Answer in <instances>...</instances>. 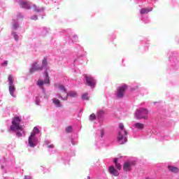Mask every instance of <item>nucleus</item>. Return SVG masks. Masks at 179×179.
<instances>
[{
  "label": "nucleus",
  "mask_w": 179,
  "mask_h": 179,
  "mask_svg": "<svg viewBox=\"0 0 179 179\" xmlns=\"http://www.w3.org/2000/svg\"><path fill=\"white\" fill-rule=\"evenodd\" d=\"M118 160V159L115 158L114 159V163L115 164V167L116 169H117V170H121V169H122V166H121V164H119L117 161Z\"/></svg>",
  "instance_id": "f3484780"
},
{
  "label": "nucleus",
  "mask_w": 179,
  "mask_h": 179,
  "mask_svg": "<svg viewBox=\"0 0 179 179\" xmlns=\"http://www.w3.org/2000/svg\"><path fill=\"white\" fill-rule=\"evenodd\" d=\"M119 127H120V129H121V131L122 132V131H124V124L120 123V124H119Z\"/></svg>",
  "instance_id": "c85d7f7f"
},
{
  "label": "nucleus",
  "mask_w": 179,
  "mask_h": 179,
  "mask_svg": "<svg viewBox=\"0 0 179 179\" xmlns=\"http://www.w3.org/2000/svg\"><path fill=\"white\" fill-rule=\"evenodd\" d=\"M103 114H104V111L103 110H99L98 112V116L100 117V115H103Z\"/></svg>",
  "instance_id": "7c9ffc66"
},
{
  "label": "nucleus",
  "mask_w": 179,
  "mask_h": 179,
  "mask_svg": "<svg viewBox=\"0 0 179 179\" xmlns=\"http://www.w3.org/2000/svg\"><path fill=\"white\" fill-rule=\"evenodd\" d=\"M66 132L67 134H70V132H72V127L71 126H68L66 127Z\"/></svg>",
  "instance_id": "5701e85b"
},
{
  "label": "nucleus",
  "mask_w": 179,
  "mask_h": 179,
  "mask_svg": "<svg viewBox=\"0 0 179 179\" xmlns=\"http://www.w3.org/2000/svg\"><path fill=\"white\" fill-rule=\"evenodd\" d=\"M44 78H45L44 81H43V80L38 81L37 85H38V86H39V87H43V85H44V83H45V84L50 83V77L48 76V72L45 71Z\"/></svg>",
  "instance_id": "0eeeda50"
},
{
  "label": "nucleus",
  "mask_w": 179,
  "mask_h": 179,
  "mask_svg": "<svg viewBox=\"0 0 179 179\" xmlns=\"http://www.w3.org/2000/svg\"><path fill=\"white\" fill-rule=\"evenodd\" d=\"M36 71H43V66H38V62H34L30 69V72H36Z\"/></svg>",
  "instance_id": "6e6552de"
},
{
  "label": "nucleus",
  "mask_w": 179,
  "mask_h": 179,
  "mask_svg": "<svg viewBox=\"0 0 179 179\" xmlns=\"http://www.w3.org/2000/svg\"><path fill=\"white\" fill-rule=\"evenodd\" d=\"M88 179H90V176L87 177Z\"/></svg>",
  "instance_id": "c9c22d12"
},
{
  "label": "nucleus",
  "mask_w": 179,
  "mask_h": 179,
  "mask_svg": "<svg viewBox=\"0 0 179 179\" xmlns=\"http://www.w3.org/2000/svg\"><path fill=\"white\" fill-rule=\"evenodd\" d=\"M20 122H22L20 117L17 116L13 117L11 122L12 124L10 126V129L11 131H21V132H23V127L20 126Z\"/></svg>",
  "instance_id": "f257e3e1"
},
{
  "label": "nucleus",
  "mask_w": 179,
  "mask_h": 179,
  "mask_svg": "<svg viewBox=\"0 0 179 179\" xmlns=\"http://www.w3.org/2000/svg\"><path fill=\"white\" fill-rule=\"evenodd\" d=\"M34 10L35 12H40V10H39L38 8H37V6H34Z\"/></svg>",
  "instance_id": "2f4dec72"
},
{
  "label": "nucleus",
  "mask_w": 179,
  "mask_h": 179,
  "mask_svg": "<svg viewBox=\"0 0 179 179\" xmlns=\"http://www.w3.org/2000/svg\"><path fill=\"white\" fill-rule=\"evenodd\" d=\"M53 103L57 107H61V101L59 99H53Z\"/></svg>",
  "instance_id": "6ab92c4d"
},
{
  "label": "nucleus",
  "mask_w": 179,
  "mask_h": 179,
  "mask_svg": "<svg viewBox=\"0 0 179 179\" xmlns=\"http://www.w3.org/2000/svg\"><path fill=\"white\" fill-rule=\"evenodd\" d=\"M32 20H37V16L34 15L31 17Z\"/></svg>",
  "instance_id": "72a5a7b5"
},
{
  "label": "nucleus",
  "mask_w": 179,
  "mask_h": 179,
  "mask_svg": "<svg viewBox=\"0 0 179 179\" xmlns=\"http://www.w3.org/2000/svg\"><path fill=\"white\" fill-rule=\"evenodd\" d=\"M148 114L149 112L146 109L141 108L136 111L135 117L137 120H148Z\"/></svg>",
  "instance_id": "7ed1b4c3"
},
{
  "label": "nucleus",
  "mask_w": 179,
  "mask_h": 179,
  "mask_svg": "<svg viewBox=\"0 0 179 179\" xmlns=\"http://www.w3.org/2000/svg\"><path fill=\"white\" fill-rule=\"evenodd\" d=\"M127 130H124L123 131H119L117 136V142L120 145H124V143H127L128 138H127Z\"/></svg>",
  "instance_id": "20e7f679"
},
{
  "label": "nucleus",
  "mask_w": 179,
  "mask_h": 179,
  "mask_svg": "<svg viewBox=\"0 0 179 179\" xmlns=\"http://www.w3.org/2000/svg\"><path fill=\"white\" fill-rule=\"evenodd\" d=\"M6 65H8V60H6L2 64V66H6Z\"/></svg>",
  "instance_id": "473e14b6"
},
{
  "label": "nucleus",
  "mask_w": 179,
  "mask_h": 179,
  "mask_svg": "<svg viewBox=\"0 0 179 179\" xmlns=\"http://www.w3.org/2000/svg\"><path fill=\"white\" fill-rule=\"evenodd\" d=\"M58 88L59 89V90L64 91V96H62L63 101L68 100V97H76V96H77V94L75 92L71 91V92H68L66 91V89H65V87H64V85H59Z\"/></svg>",
  "instance_id": "f03ea898"
},
{
  "label": "nucleus",
  "mask_w": 179,
  "mask_h": 179,
  "mask_svg": "<svg viewBox=\"0 0 179 179\" xmlns=\"http://www.w3.org/2000/svg\"><path fill=\"white\" fill-rule=\"evenodd\" d=\"M49 148H54V145H49Z\"/></svg>",
  "instance_id": "f704fd0d"
},
{
  "label": "nucleus",
  "mask_w": 179,
  "mask_h": 179,
  "mask_svg": "<svg viewBox=\"0 0 179 179\" xmlns=\"http://www.w3.org/2000/svg\"><path fill=\"white\" fill-rule=\"evenodd\" d=\"M25 179H31V178H25Z\"/></svg>",
  "instance_id": "e433bc0d"
},
{
  "label": "nucleus",
  "mask_w": 179,
  "mask_h": 179,
  "mask_svg": "<svg viewBox=\"0 0 179 179\" xmlns=\"http://www.w3.org/2000/svg\"><path fill=\"white\" fill-rule=\"evenodd\" d=\"M44 66H47V59H44L42 61V68H44Z\"/></svg>",
  "instance_id": "bb28decb"
},
{
  "label": "nucleus",
  "mask_w": 179,
  "mask_h": 179,
  "mask_svg": "<svg viewBox=\"0 0 179 179\" xmlns=\"http://www.w3.org/2000/svg\"><path fill=\"white\" fill-rule=\"evenodd\" d=\"M35 136H36V134L34 133V131H32V132L31 133L30 136L29 137V139H34V140H35V139H36V138H35Z\"/></svg>",
  "instance_id": "a878e982"
},
{
  "label": "nucleus",
  "mask_w": 179,
  "mask_h": 179,
  "mask_svg": "<svg viewBox=\"0 0 179 179\" xmlns=\"http://www.w3.org/2000/svg\"><path fill=\"white\" fill-rule=\"evenodd\" d=\"M14 132H16V135L17 136H18L19 138L22 137V132H23V129H22V131H20V130H17V131H14Z\"/></svg>",
  "instance_id": "aec40b11"
},
{
  "label": "nucleus",
  "mask_w": 179,
  "mask_h": 179,
  "mask_svg": "<svg viewBox=\"0 0 179 179\" xmlns=\"http://www.w3.org/2000/svg\"><path fill=\"white\" fill-rule=\"evenodd\" d=\"M61 92L57 94L59 99H61L62 100V97L65 96V94H64V90H60Z\"/></svg>",
  "instance_id": "412c9836"
},
{
  "label": "nucleus",
  "mask_w": 179,
  "mask_h": 179,
  "mask_svg": "<svg viewBox=\"0 0 179 179\" xmlns=\"http://www.w3.org/2000/svg\"><path fill=\"white\" fill-rule=\"evenodd\" d=\"M152 10H153V8H142V9L140 10V13H141V15H146V13H149V12H152Z\"/></svg>",
  "instance_id": "4468645a"
},
{
  "label": "nucleus",
  "mask_w": 179,
  "mask_h": 179,
  "mask_svg": "<svg viewBox=\"0 0 179 179\" xmlns=\"http://www.w3.org/2000/svg\"><path fill=\"white\" fill-rule=\"evenodd\" d=\"M127 85H123L117 87V92L116 93V97L117 99H122V97H124V94L125 93V90H127Z\"/></svg>",
  "instance_id": "423d86ee"
},
{
  "label": "nucleus",
  "mask_w": 179,
  "mask_h": 179,
  "mask_svg": "<svg viewBox=\"0 0 179 179\" xmlns=\"http://www.w3.org/2000/svg\"><path fill=\"white\" fill-rule=\"evenodd\" d=\"M9 93L10 94L13 96V97H15V90H16V88H15V85H9Z\"/></svg>",
  "instance_id": "2eb2a0df"
},
{
  "label": "nucleus",
  "mask_w": 179,
  "mask_h": 179,
  "mask_svg": "<svg viewBox=\"0 0 179 179\" xmlns=\"http://www.w3.org/2000/svg\"><path fill=\"white\" fill-rule=\"evenodd\" d=\"M134 128H136V129H143L145 128V124L140 123V122H136L134 124Z\"/></svg>",
  "instance_id": "ddd939ff"
},
{
  "label": "nucleus",
  "mask_w": 179,
  "mask_h": 179,
  "mask_svg": "<svg viewBox=\"0 0 179 179\" xmlns=\"http://www.w3.org/2000/svg\"><path fill=\"white\" fill-rule=\"evenodd\" d=\"M20 6L24 9H31L30 3L26 1H21L20 3Z\"/></svg>",
  "instance_id": "9b49d317"
},
{
  "label": "nucleus",
  "mask_w": 179,
  "mask_h": 179,
  "mask_svg": "<svg viewBox=\"0 0 179 179\" xmlns=\"http://www.w3.org/2000/svg\"><path fill=\"white\" fill-rule=\"evenodd\" d=\"M84 76L88 86H90V87H94V86H96V80H94L92 76H87V74H85Z\"/></svg>",
  "instance_id": "39448f33"
},
{
  "label": "nucleus",
  "mask_w": 179,
  "mask_h": 179,
  "mask_svg": "<svg viewBox=\"0 0 179 179\" xmlns=\"http://www.w3.org/2000/svg\"><path fill=\"white\" fill-rule=\"evenodd\" d=\"M28 145L30 148H34L36 146V139H29L28 140Z\"/></svg>",
  "instance_id": "dca6fc26"
},
{
  "label": "nucleus",
  "mask_w": 179,
  "mask_h": 179,
  "mask_svg": "<svg viewBox=\"0 0 179 179\" xmlns=\"http://www.w3.org/2000/svg\"><path fill=\"white\" fill-rule=\"evenodd\" d=\"M93 120H96V115L94 113H92L90 115V120L93 121Z\"/></svg>",
  "instance_id": "393cba45"
},
{
  "label": "nucleus",
  "mask_w": 179,
  "mask_h": 179,
  "mask_svg": "<svg viewBox=\"0 0 179 179\" xmlns=\"http://www.w3.org/2000/svg\"><path fill=\"white\" fill-rule=\"evenodd\" d=\"M131 164L130 162H125L123 165V170L124 171H131Z\"/></svg>",
  "instance_id": "f8f14e48"
},
{
  "label": "nucleus",
  "mask_w": 179,
  "mask_h": 179,
  "mask_svg": "<svg viewBox=\"0 0 179 179\" xmlns=\"http://www.w3.org/2000/svg\"><path fill=\"white\" fill-rule=\"evenodd\" d=\"M83 100H89V94L85 93L82 95Z\"/></svg>",
  "instance_id": "4be33fe9"
},
{
  "label": "nucleus",
  "mask_w": 179,
  "mask_h": 179,
  "mask_svg": "<svg viewBox=\"0 0 179 179\" xmlns=\"http://www.w3.org/2000/svg\"><path fill=\"white\" fill-rule=\"evenodd\" d=\"M8 80L9 82V86L10 85H13V76H12L11 74H10L8 77Z\"/></svg>",
  "instance_id": "a211bd4d"
},
{
  "label": "nucleus",
  "mask_w": 179,
  "mask_h": 179,
  "mask_svg": "<svg viewBox=\"0 0 179 179\" xmlns=\"http://www.w3.org/2000/svg\"><path fill=\"white\" fill-rule=\"evenodd\" d=\"M109 173L112 175V176H115V177H117L119 176L120 173H118V171L114 169V166H111L109 168Z\"/></svg>",
  "instance_id": "1a4fd4ad"
},
{
  "label": "nucleus",
  "mask_w": 179,
  "mask_h": 179,
  "mask_svg": "<svg viewBox=\"0 0 179 179\" xmlns=\"http://www.w3.org/2000/svg\"><path fill=\"white\" fill-rule=\"evenodd\" d=\"M13 27L15 30H16V29H17L19 27V24L17 23H15L13 25Z\"/></svg>",
  "instance_id": "c756f323"
},
{
  "label": "nucleus",
  "mask_w": 179,
  "mask_h": 179,
  "mask_svg": "<svg viewBox=\"0 0 179 179\" xmlns=\"http://www.w3.org/2000/svg\"><path fill=\"white\" fill-rule=\"evenodd\" d=\"M12 36H13V37L16 41H17L19 40V35H17L16 32H13Z\"/></svg>",
  "instance_id": "b1692460"
},
{
  "label": "nucleus",
  "mask_w": 179,
  "mask_h": 179,
  "mask_svg": "<svg viewBox=\"0 0 179 179\" xmlns=\"http://www.w3.org/2000/svg\"><path fill=\"white\" fill-rule=\"evenodd\" d=\"M33 132L35 134H40V130L38 129V128L35 127L33 129Z\"/></svg>",
  "instance_id": "cd10ccee"
},
{
  "label": "nucleus",
  "mask_w": 179,
  "mask_h": 179,
  "mask_svg": "<svg viewBox=\"0 0 179 179\" xmlns=\"http://www.w3.org/2000/svg\"><path fill=\"white\" fill-rule=\"evenodd\" d=\"M168 170H169V171H171V173H173L175 174H177V173L179 172L178 167H176L173 166H168Z\"/></svg>",
  "instance_id": "9d476101"
}]
</instances>
